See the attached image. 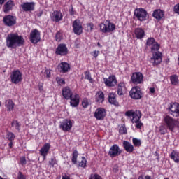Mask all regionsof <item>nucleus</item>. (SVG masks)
<instances>
[{
	"label": "nucleus",
	"instance_id": "1",
	"mask_svg": "<svg viewBox=\"0 0 179 179\" xmlns=\"http://www.w3.org/2000/svg\"><path fill=\"white\" fill-rule=\"evenodd\" d=\"M6 47L8 48H17V47H22L24 44V38L21 35L17 33H10L9 34L6 39Z\"/></svg>",
	"mask_w": 179,
	"mask_h": 179
},
{
	"label": "nucleus",
	"instance_id": "2",
	"mask_svg": "<svg viewBox=\"0 0 179 179\" xmlns=\"http://www.w3.org/2000/svg\"><path fill=\"white\" fill-rule=\"evenodd\" d=\"M126 117L129 118L131 117L132 124H136L135 127L137 129H141L143 127V123L141 122V118H142V113L141 110H128L125 113Z\"/></svg>",
	"mask_w": 179,
	"mask_h": 179
},
{
	"label": "nucleus",
	"instance_id": "3",
	"mask_svg": "<svg viewBox=\"0 0 179 179\" xmlns=\"http://www.w3.org/2000/svg\"><path fill=\"white\" fill-rule=\"evenodd\" d=\"M164 124L168 129L171 131V132H174L175 128H178V121L169 115L164 117Z\"/></svg>",
	"mask_w": 179,
	"mask_h": 179
},
{
	"label": "nucleus",
	"instance_id": "4",
	"mask_svg": "<svg viewBox=\"0 0 179 179\" xmlns=\"http://www.w3.org/2000/svg\"><path fill=\"white\" fill-rule=\"evenodd\" d=\"M99 27L101 33H113L115 30V24L110 21L101 23Z\"/></svg>",
	"mask_w": 179,
	"mask_h": 179
},
{
	"label": "nucleus",
	"instance_id": "5",
	"mask_svg": "<svg viewBox=\"0 0 179 179\" xmlns=\"http://www.w3.org/2000/svg\"><path fill=\"white\" fill-rule=\"evenodd\" d=\"M146 45L151 50V52H155L160 50V44L154 38H148L146 41Z\"/></svg>",
	"mask_w": 179,
	"mask_h": 179
},
{
	"label": "nucleus",
	"instance_id": "6",
	"mask_svg": "<svg viewBox=\"0 0 179 179\" xmlns=\"http://www.w3.org/2000/svg\"><path fill=\"white\" fill-rule=\"evenodd\" d=\"M23 74L19 70H15L10 73V80L14 85H17L22 82Z\"/></svg>",
	"mask_w": 179,
	"mask_h": 179
},
{
	"label": "nucleus",
	"instance_id": "7",
	"mask_svg": "<svg viewBox=\"0 0 179 179\" xmlns=\"http://www.w3.org/2000/svg\"><path fill=\"white\" fill-rule=\"evenodd\" d=\"M72 127H73V122L71 119H65L60 122L59 128L64 132H69L72 129Z\"/></svg>",
	"mask_w": 179,
	"mask_h": 179
},
{
	"label": "nucleus",
	"instance_id": "8",
	"mask_svg": "<svg viewBox=\"0 0 179 179\" xmlns=\"http://www.w3.org/2000/svg\"><path fill=\"white\" fill-rule=\"evenodd\" d=\"M134 16H136L140 22H145L146 17H148V12L144 8H137L134 10Z\"/></svg>",
	"mask_w": 179,
	"mask_h": 179
},
{
	"label": "nucleus",
	"instance_id": "9",
	"mask_svg": "<svg viewBox=\"0 0 179 179\" xmlns=\"http://www.w3.org/2000/svg\"><path fill=\"white\" fill-rule=\"evenodd\" d=\"M130 97L134 100H139L142 99V91L138 86L133 87L129 92Z\"/></svg>",
	"mask_w": 179,
	"mask_h": 179
},
{
	"label": "nucleus",
	"instance_id": "10",
	"mask_svg": "<svg viewBox=\"0 0 179 179\" xmlns=\"http://www.w3.org/2000/svg\"><path fill=\"white\" fill-rule=\"evenodd\" d=\"M152 57L150 61L153 65H159L163 61V55L159 50L157 52H152Z\"/></svg>",
	"mask_w": 179,
	"mask_h": 179
},
{
	"label": "nucleus",
	"instance_id": "11",
	"mask_svg": "<svg viewBox=\"0 0 179 179\" xmlns=\"http://www.w3.org/2000/svg\"><path fill=\"white\" fill-rule=\"evenodd\" d=\"M131 80L134 85H141L143 82V74L141 72L133 73Z\"/></svg>",
	"mask_w": 179,
	"mask_h": 179
},
{
	"label": "nucleus",
	"instance_id": "12",
	"mask_svg": "<svg viewBox=\"0 0 179 179\" xmlns=\"http://www.w3.org/2000/svg\"><path fill=\"white\" fill-rule=\"evenodd\" d=\"M121 153H122V150L117 144L112 145L108 151V155L110 157H117V156H120Z\"/></svg>",
	"mask_w": 179,
	"mask_h": 179
},
{
	"label": "nucleus",
	"instance_id": "13",
	"mask_svg": "<svg viewBox=\"0 0 179 179\" xmlns=\"http://www.w3.org/2000/svg\"><path fill=\"white\" fill-rule=\"evenodd\" d=\"M169 114L173 117H179V104L177 102L171 103L169 107Z\"/></svg>",
	"mask_w": 179,
	"mask_h": 179
},
{
	"label": "nucleus",
	"instance_id": "14",
	"mask_svg": "<svg viewBox=\"0 0 179 179\" xmlns=\"http://www.w3.org/2000/svg\"><path fill=\"white\" fill-rule=\"evenodd\" d=\"M41 40L40 31L37 29H34L30 34V41L32 44H37Z\"/></svg>",
	"mask_w": 179,
	"mask_h": 179
},
{
	"label": "nucleus",
	"instance_id": "15",
	"mask_svg": "<svg viewBox=\"0 0 179 179\" xmlns=\"http://www.w3.org/2000/svg\"><path fill=\"white\" fill-rule=\"evenodd\" d=\"M106 115H107L106 109L103 108H97L94 114V117L99 121L104 120V118H106Z\"/></svg>",
	"mask_w": 179,
	"mask_h": 179
},
{
	"label": "nucleus",
	"instance_id": "16",
	"mask_svg": "<svg viewBox=\"0 0 179 179\" xmlns=\"http://www.w3.org/2000/svg\"><path fill=\"white\" fill-rule=\"evenodd\" d=\"M50 17L52 22H55L57 23L62 20L64 15H62V13H61V11L55 10L52 13H50Z\"/></svg>",
	"mask_w": 179,
	"mask_h": 179
},
{
	"label": "nucleus",
	"instance_id": "17",
	"mask_svg": "<svg viewBox=\"0 0 179 179\" xmlns=\"http://www.w3.org/2000/svg\"><path fill=\"white\" fill-rule=\"evenodd\" d=\"M21 8L24 12H33L36 8V3L24 2L21 4Z\"/></svg>",
	"mask_w": 179,
	"mask_h": 179
},
{
	"label": "nucleus",
	"instance_id": "18",
	"mask_svg": "<svg viewBox=\"0 0 179 179\" xmlns=\"http://www.w3.org/2000/svg\"><path fill=\"white\" fill-rule=\"evenodd\" d=\"M73 29L75 34H77L78 36L82 34L83 28L80 20H76L73 22Z\"/></svg>",
	"mask_w": 179,
	"mask_h": 179
},
{
	"label": "nucleus",
	"instance_id": "19",
	"mask_svg": "<svg viewBox=\"0 0 179 179\" xmlns=\"http://www.w3.org/2000/svg\"><path fill=\"white\" fill-rule=\"evenodd\" d=\"M103 82L106 86H108V87H114V86L117 85V78H115V76L112 75L108 78H103Z\"/></svg>",
	"mask_w": 179,
	"mask_h": 179
},
{
	"label": "nucleus",
	"instance_id": "20",
	"mask_svg": "<svg viewBox=\"0 0 179 179\" xmlns=\"http://www.w3.org/2000/svg\"><path fill=\"white\" fill-rule=\"evenodd\" d=\"M3 23L6 24V26L12 27L15 26V24L16 23V17L13 15H7L3 17Z\"/></svg>",
	"mask_w": 179,
	"mask_h": 179
},
{
	"label": "nucleus",
	"instance_id": "21",
	"mask_svg": "<svg viewBox=\"0 0 179 179\" xmlns=\"http://www.w3.org/2000/svg\"><path fill=\"white\" fill-rule=\"evenodd\" d=\"M80 96L79 94H74L71 95L69 98L70 99V106L71 107H78L79 106Z\"/></svg>",
	"mask_w": 179,
	"mask_h": 179
},
{
	"label": "nucleus",
	"instance_id": "22",
	"mask_svg": "<svg viewBox=\"0 0 179 179\" xmlns=\"http://www.w3.org/2000/svg\"><path fill=\"white\" fill-rule=\"evenodd\" d=\"M58 69L59 72H62V73H66V72H69L71 69V65L65 62H62L58 65Z\"/></svg>",
	"mask_w": 179,
	"mask_h": 179
},
{
	"label": "nucleus",
	"instance_id": "23",
	"mask_svg": "<svg viewBox=\"0 0 179 179\" xmlns=\"http://www.w3.org/2000/svg\"><path fill=\"white\" fill-rule=\"evenodd\" d=\"M56 54H57V55H66V54H68V48L64 44L59 45L56 49Z\"/></svg>",
	"mask_w": 179,
	"mask_h": 179
},
{
	"label": "nucleus",
	"instance_id": "24",
	"mask_svg": "<svg viewBox=\"0 0 179 179\" xmlns=\"http://www.w3.org/2000/svg\"><path fill=\"white\" fill-rule=\"evenodd\" d=\"M50 148L51 145L50 143H45L40 150L39 153L41 156L43 157L44 159H45V157H47V155H48V152L50 151Z\"/></svg>",
	"mask_w": 179,
	"mask_h": 179
},
{
	"label": "nucleus",
	"instance_id": "25",
	"mask_svg": "<svg viewBox=\"0 0 179 179\" xmlns=\"http://www.w3.org/2000/svg\"><path fill=\"white\" fill-rule=\"evenodd\" d=\"M124 93H127V85L124 82L122 81L117 85V94L122 96Z\"/></svg>",
	"mask_w": 179,
	"mask_h": 179
},
{
	"label": "nucleus",
	"instance_id": "26",
	"mask_svg": "<svg viewBox=\"0 0 179 179\" xmlns=\"http://www.w3.org/2000/svg\"><path fill=\"white\" fill-rule=\"evenodd\" d=\"M152 15L157 20H163L164 19V11L160 9L155 10Z\"/></svg>",
	"mask_w": 179,
	"mask_h": 179
},
{
	"label": "nucleus",
	"instance_id": "27",
	"mask_svg": "<svg viewBox=\"0 0 179 179\" xmlns=\"http://www.w3.org/2000/svg\"><path fill=\"white\" fill-rule=\"evenodd\" d=\"M13 6H15V2L12 0L8 1L5 5L3 11L4 13H8V12L12 10L13 9Z\"/></svg>",
	"mask_w": 179,
	"mask_h": 179
},
{
	"label": "nucleus",
	"instance_id": "28",
	"mask_svg": "<svg viewBox=\"0 0 179 179\" xmlns=\"http://www.w3.org/2000/svg\"><path fill=\"white\" fill-rule=\"evenodd\" d=\"M123 148L128 153H132L135 148H134V145L127 141H123Z\"/></svg>",
	"mask_w": 179,
	"mask_h": 179
},
{
	"label": "nucleus",
	"instance_id": "29",
	"mask_svg": "<svg viewBox=\"0 0 179 179\" xmlns=\"http://www.w3.org/2000/svg\"><path fill=\"white\" fill-rule=\"evenodd\" d=\"M134 35L138 40H142L145 37V30L142 28H136L134 30Z\"/></svg>",
	"mask_w": 179,
	"mask_h": 179
},
{
	"label": "nucleus",
	"instance_id": "30",
	"mask_svg": "<svg viewBox=\"0 0 179 179\" xmlns=\"http://www.w3.org/2000/svg\"><path fill=\"white\" fill-rule=\"evenodd\" d=\"M62 95L66 100H69L72 94V91H71V89L69 87H66L63 88L62 90Z\"/></svg>",
	"mask_w": 179,
	"mask_h": 179
},
{
	"label": "nucleus",
	"instance_id": "31",
	"mask_svg": "<svg viewBox=\"0 0 179 179\" xmlns=\"http://www.w3.org/2000/svg\"><path fill=\"white\" fill-rule=\"evenodd\" d=\"M108 100L110 104H113V106H118V101H117V98H115V93H109Z\"/></svg>",
	"mask_w": 179,
	"mask_h": 179
},
{
	"label": "nucleus",
	"instance_id": "32",
	"mask_svg": "<svg viewBox=\"0 0 179 179\" xmlns=\"http://www.w3.org/2000/svg\"><path fill=\"white\" fill-rule=\"evenodd\" d=\"M95 101L96 103H103L104 101V93L102 91H98L95 95Z\"/></svg>",
	"mask_w": 179,
	"mask_h": 179
},
{
	"label": "nucleus",
	"instance_id": "33",
	"mask_svg": "<svg viewBox=\"0 0 179 179\" xmlns=\"http://www.w3.org/2000/svg\"><path fill=\"white\" fill-rule=\"evenodd\" d=\"M170 158L173 160L175 163H179V152L177 150H173L170 154Z\"/></svg>",
	"mask_w": 179,
	"mask_h": 179
},
{
	"label": "nucleus",
	"instance_id": "34",
	"mask_svg": "<svg viewBox=\"0 0 179 179\" xmlns=\"http://www.w3.org/2000/svg\"><path fill=\"white\" fill-rule=\"evenodd\" d=\"M6 108H7V111H13V108H15V103H13V101L10 99L6 100Z\"/></svg>",
	"mask_w": 179,
	"mask_h": 179
},
{
	"label": "nucleus",
	"instance_id": "35",
	"mask_svg": "<svg viewBox=\"0 0 179 179\" xmlns=\"http://www.w3.org/2000/svg\"><path fill=\"white\" fill-rule=\"evenodd\" d=\"M170 80L171 85H173V86H177L179 85L178 76H177V75L171 76Z\"/></svg>",
	"mask_w": 179,
	"mask_h": 179
},
{
	"label": "nucleus",
	"instance_id": "36",
	"mask_svg": "<svg viewBox=\"0 0 179 179\" xmlns=\"http://www.w3.org/2000/svg\"><path fill=\"white\" fill-rule=\"evenodd\" d=\"M78 150H75L72 154V158H71V162L73 163V164H76L78 163Z\"/></svg>",
	"mask_w": 179,
	"mask_h": 179
},
{
	"label": "nucleus",
	"instance_id": "37",
	"mask_svg": "<svg viewBox=\"0 0 179 179\" xmlns=\"http://www.w3.org/2000/svg\"><path fill=\"white\" fill-rule=\"evenodd\" d=\"M132 142H133L134 146H136V148H139L141 145H142V142L141 141V139L134 138L132 139Z\"/></svg>",
	"mask_w": 179,
	"mask_h": 179
},
{
	"label": "nucleus",
	"instance_id": "38",
	"mask_svg": "<svg viewBox=\"0 0 179 179\" xmlns=\"http://www.w3.org/2000/svg\"><path fill=\"white\" fill-rule=\"evenodd\" d=\"M6 138L10 141V142H12V141H15V134L12 132H8L6 134Z\"/></svg>",
	"mask_w": 179,
	"mask_h": 179
},
{
	"label": "nucleus",
	"instance_id": "39",
	"mask_svg": "<svg viewBox=\"0 0 179 179\" xmlns=\"http://www.w3.org/2000/svg\"><path fill=\"white\" fill-rule=\"evenodd\" d=\"M87 163V161L86 160V158H85V157H83L81 162L79 163V166L80 167H83V169H85L86 167Z\"/></svg>",
	"mask_w": 179,
	"mask_h": 179
},
{
	"label": "nucleus",
	"instance_id": "40",
	"mask_svg": "<svg viewBox=\"0 0 179 179\" xmlns=\"http://www.w3.org/2000/svg\"><path fill=\"white\" fill-rule=\"evenodd\" d=\"M12 127H14V128H15V129H17V131H20V124H19V122L16 120L13 121L12 122Z\"/></svg>",
	"mask_w": 179,
	"mask_h": 179
},
{
	"label": "nucleus",
	"instance_id": "41",
	"mask_svg": "<svg viewBox=\"0 0 179 179\" xmlns=\"http://www.w3.org/2000/svg\"><path fill=\"white\" fill-rule=\"evenodd\" d=\"M55 40L58 43L62 40V34L61 32H57L55 36Z\"/></svg>",
	"mask_w": 179,
	"mask_h": 179
},
{
	"label": "nucleus",
	"instance_id": "42",
	"mask_svg": "<svg viewBox=\"0 0 179 179\" xmlns=\"http://www.w3.org/2000/svg\"><path fill=\"white\" fill-rule=\"evenodd\" d=\"M85 79H87L90 83H93V78H92V75L89 72H85Z\"/></svg>",
	"mask_w": 179,
	"mask_h": 179
},
{
	"label": "nucleus",
	"instance_id": "43",
	"mask_svg": "<svg viewBox=\"0 0 179 179\" xmlns=\"http://www.w3.org/2000/svg\"><path fill=\"white\" fill-rule=\"evenodd\" d=\"M82 106L84 108H87L89 106V101L87 99H84L82 101Z\"/></svg>",
	"mask_w": 179,
	"mask_h": 179
},
{
	"label": "nucleus",
	"instance_id": "44",
	"mask_svg": "<svg viewBox=\"0 0 179 179\" xmlns=\"http://www.w3.org/2000/svg\"><path fill=\"white\" fill-rule=\"evenodd\" d=\"M119 132L121 135H124V134H127V127H125V126H121L120 127Z\"/></svg>",
	"mask_w": 179,
	"mask_h": 179
},
{
	"label": "nucleus",
	"instance_id": "45",
	"mask_svg": "<svg viewBox=\"0 0 179 179\" xmlns=\"http://www.w3.org/2000/svg\"><path fill=\"white\" fill-rule=\"evenodd\" d=\"M56 80H57L58 85H59L60 86H62V85H65V80H64L59 77H57L56 78Z\"/></svg>",
	"mask_w": 179,
	"mask_h": 179
},
{
	"label": "nucleus",
	"instance_id": "46",
	"mask_svg": "<svg viewBox=\"0 0 179 179\" xmlns=\"http://www.w3.org/2000/svg\"><path fill=\"white\" fill-rule=\"evenodd\" d=\"M49 164H50V166H52V167H54V166H55V164H57V159L55 158H52L49 161Z\"/></svg>",
	"mask_w": 179,
	"mask_h": 179
},
{
	"label": "nucleus",
	"instance_id": "47",
	"mask_svg": "<svg viewBox=\"0 0 179 179\" xmlns=\"http://www.w3.org/2000/svg\"><path fill=\"white\" fill-rule=\"evenodd\" d=\"M94 27V24H93V23L87 24V31H92V30H93Z\"/></svg>",
	"mask_w": 179,
	"mask_h": 179
},
{
	"label": "nucleus",
	"instance_id": "48",
	"mask_svg": "<svg viewBox=\"0 0 179 179\" xmlns=\"http://www.w3.org/2000/svg\"><path fill=\"white\" fill-rule=\"evenodd\" d=\"M159 132L162 135H164V134L167 132V129H166V127H164V126H161L159 127Z\"/></svg>",
	"mask_w": 179,
	"mask_h": 179
},
{
	"label": "nucleus",
	"instance_id": "49",
	"mask_svg": "<svg viewBox=\"0 0 179 179\" xmlns=\"http://www.w3.org/2000/svg\"><path fill=\"white\" fill-rule=\"evenodd\" d=\"M45 75L46 76V78H50L51 77V69H46L45 70Z\"/></svg>",
	"mask_w": 179,
	"mask_h": 179
},
{
	"label": "nucleus",
	"instance_id": "50",
	"mask_svg": "<svg viewBox=\"0 0 179 179\" xmlns=\"http://www.w3.org/2000/svg\"><path fill=\"white\" fill-rule=\"evenodd\" d=\"M89 179H101V177L98 174H91Z\"/></svg>",
	"mask_w": 179,
	"mask_h": 179
},
{
	"label": "nucleus",
	"instance_id": "51",
	"mask_svg": "<svg viewBox=\"0 0 179 179\" xmlns=\"http://www.w3.org/2000/svg\"><path fill=\"white\" fill-rule=\"evenodd\" d=\"M99 55H100V51H96V50H94L91 53V55H92L94 58H97V57H99Z\"/></svg>",
	"mask_w": 179,
	"mask_h": 179
},
{
	"label": "nucleus",
	"instance_id": "52",
	"mask_svg": "<svg viewBox=\"0 0 179 179\" xmlns=\"http://www.w3.org/2000/svg\"><path fill=\"white\" fill-rule=\"evenodd\" d=\"M174 12L175 13H178V15H179V3L174 6Z\"/></svg>",
	"mask_w": 179,
	"mask_h": 179
},
{
	"label": "nucleus",
	"instance_id": "53",
	"mask_svg": "<svg viewBox=\"0 0 179 179\" xmlns=\"http://www.w3.org/2000/svg\"><path fill=\"white\" fill-rule=\"evenodd\" d=\"M17 178L18 179H26V176H24V175H23V173H22V172H19Z\"/></svg>",
	"mask_w": 179,
	"mask_h": 179
},
{
	"label": "nucleus",
	"instance_id": "54",
	"mask_svg": "<svg viewBox=\"0 0 179 179\" xmlns=\"http://www.w3.org/2000/svg\"><path fill=\"white\" fill-rule=\"evenodd\" d=\"M20 163L22 164V166H24L26 164V157H22L20 158Z\"/></svg>",
	"mask_w": 179,
	"mask_h": 179
},
{
	"label": "nucleus",
	"instance_id": "55",
	"mask_svg": "<svg viewBox=\"0 0 179 179\" xmlns=\"http://www.w3.org/2000/svg\"><path fill=\"white\" fill-rule=\"evenodd\" d=\"M155 92H156V90H155V87H150L149 88L150 94H155Z\"/></svg>",
	"mask_w": 179,
	"mask_h": 179
},
{
	"label": "nucleus",
	"instance_id": "56",
	"mask_svg": "<svg viewBox=\"0 0 179 179\" xmlns=\"http://www.w3.org/2000/svg\"><path fill=\"white\" fill-rule=\"evenodd\" d=\"M138 179H151L150 176H145L143 177V176H140Z\"/></svg>",
	"mask_w": 179,
	"mask_h": 179
},
{
	"label": "nucleus",
	"instance_id": "57",
	"mask_svg": "<svg viewBox=\"0 0 179 179\" xmlns=\"http://www.w3.org/2000/svg\"><path fill=\"white\" fill-rule=\"evenodd\" d=\"M38 89H39V92L41 93H43L44 92V89L43 88V85L39 84L38 85Z\"/></svg>",
	"mask_w": 179,
	"mask_h": 179
},
{
	"label": "nucleus",
	"instance_id": "58",
	"mask_svg": "<svg viewBox=\"0 0 179 179\" xmlns=\"http://www.w3.org/2000/svg\"><path fill=\"white\" fill-rule=\"evenodd\" d=\"M70 15H75V11L73 10V8H72L71 10H69Z\"/></svg>",
	"mask_w": 179,
	"mask_h": 179
},
{
	"label": "nucleus",
	"instance_id": "59",
	"mask_svg": "<svg viewBox=\"0 0 179 179\" xmlns=\"http://www.w3.org/2000/svg\"><path fill=\"white\" fill-rule=\"evenodd\" d=\"M62 179H71V178L66 175L62 176Z\"/></svg>",
	"mask_w": 179,
	"mask_h": 179
},
{
	"label": "nucleus",
	"instance_id": "60",
	"mask_svg": "<svg viewBox=\"0 0 179 179\" xmlns=\"http://www.w3.org/2000/svg\"><path fill=\"white\" fill-rule=\"evenodd\" d=\"M5 1H6V0H0V5H3V3H5Z\"/></svg>",
	"mask_w": 179,
	"mask_h": 179
},
{
	"label": "nucleus",
	"instance_id": "61",
	"mask_svg": "<svg viewBox=\"0 0 179 179\" xmlns=\"http://www.w3.org/2000/svg\"><path fill=\"white\" fill-rule=\"evenodd\" d=\"M12 145H13V143H12V141H10V142L9 143V146H10V148H12Z\"/></svg>",
	"mask_w": 179,
	"mask_h": 179
},
{
	"label": "nucleus",
	"instance_id": "62",
	"mask_svg": "<svg viewBox=\"0 0 179 179\" xmlns=\"http://www.w3.org/2000/svg\"><path fill=\"white\" fill-rule=\"evenodd\" d=\"M97 45H98V47H101V45L100 43H99V42H98V43H97Z\"/></svg>",
	"mask_w": 179,
	"mask_h": 179
},
{
	"label": "nucleus",
	"instance_id": "63",
	"mask_svg": "<svg viewBox=\"0 0 179 179\" xmlns=\"http://www.w3.org/2000/svg\"><path fill=\"white\" fill-rule=\"evenodd\" d=\"M42 13H41L38 16H41Z\"/></svg>",
	"mask_w": 179,
	"mask_h": 179
},
{
	"label": "nucleus",
	"instance_id": "64",
	"mask_svg": "<svg viewBox=\"0 0 179 179\" xmlns=\"http://www.w3.org/2000/svg\"><path fill=\"white\" fill-rule=\"evenodd\" d=\"M0 107H1V102H0Z\"/></svg>",
	"mask_w": 179,
	"mask_h": 179
}]
</instances>
